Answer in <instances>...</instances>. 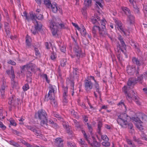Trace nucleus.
<instances>
[{
  "mask_svg": "<svg viewBox=\"0 0 147 147\" xmlns=\"http://www.w3.org/2000/svg\"><path fill=\"white\" fill-rule=\"evenodd\" d=\"M135 69V67H129L127 68V71L129 74L132 75L134 74Z\"/></svg>",
  "mask_w": 147,
  "mask_h": 147,
  "instance_id": "obj_21",
  "label": "nucleus"
},
{
  "mask_svg": "<svg viewBox=\"0 0 147 147\" xmlns=\"http://www.w3.org/2000/svg\"><path fill=\"white\" fill-rule=\"evenodd\" d=\"M135 69L134 73H135L136 76H138L139 74V71H140L139 67L138 66L136 68H135Z\"/></svg>",
  "mask_w": 147,
  "mask_h": 147,
  "instance_id": "obj_48",
  "label": "nucleus"
},
{
  "mask_svg": "<svg viewBox=\"0 0 147 147\" xmlns=\"http://www.w3.org/2000/svg\"><path fill=\"white\" fill-rule=\"evenodd\" d=\"M9 120L11 124L15 126L16 125V123L13 120L12 118L10 119Z\"/></svg>",
  "mask_w": 147,
  "mask_h": 147,
  "instance_id": "obj_51",
  "label": "nucleus"
},
{
  "mask_svg": "<svg viewBox=\"0 0 147 147\" xmlns=\"http://www.w3.org/2000/svg\"><path fill=\"white\" fill-rule=\"evenodd\" d=\"M61 20L59 18L55 19V21L53 20L50 22V27L53 36L56 35L59 27L64 28L65 25L61 23Z\"/></svg>",
  "mask_w": 147,
  "mask_h": 147,
  "instance_id": "obj_1",
  "label": "nucleus"
},
{
  "mask_svg": "<svg viewBox=\"0 0 147 147\" xmlns=\"http://www.w3.org/2000/svg\"><path fill=\"white\" fill-rule=\"evenodd\" d=\"M138 81L140 84H142L143 81V75L141 74L140 76H138L137 80L134 78H130L128 80L127 85L128 86H134L137 83Z\"/></svg>",
  "mask_w": 147,
  "mask_h": 147,
  "instance_id": "obj_5",
  "label": "nucleus"
},
{
  "mask_svg": "<svg viewBox=\"0 0 147 147\" xmlns=\"http://www.w3.org/2000/svg\"><path fill=\"white\" fill-rule=\"evenodd\" d=\"M117 105L118 106L121 105V106H122V105H123L125 108H126V106H125L123 100H121L120 102H119V103H118Z\"/></svg>",
  "mask_w": 147,
  "mask_h": 147,
  "instance_id": "obj_56",
  "label": "nucleus"
},
{
  "mask_svg": "<svg viewBox=\"0 0 147 147\" xmlns=\"http://www.w3.org/2000/svg\"><path fill=\"white\" fill-rule=\"evenodd\" d=\"M117 26L119 27V28L120 30L122 32L125 34H126V33L124 31L121 25V23H117Z\"/></svg>",
  "mask_w": 147,
  "mask_h": 147,
  "instance_id": "obj_42",
  "label": "nucleus"
},
{
  "mask_svg": "<svg viewBox=\"0 0 147 147\" xmlns=\"http://www.w3.org/2000/svg\"><path fill=\"white\" fill-rule=\"evenodd\" d=\"M47 114L45 111L42 109L38 111L35 114V118L41 120L40 124L42 126L46 128L47 127L48 120L47 117Z\"/></svg>",
  "mask_w": 147,
  "mask_h": 147,
  "instance_id": "obj_2",
  "label": "nucleus"
},
{
  "mask_svg": "<svg viewBox=\"0 0 147 147\" xmlns=\"http://www.w3.org/2000/svg\"><path fill=\"white\" fill-rule=\"evenodd\" d=\"M74 51L75 53L76 56L79 59L80 58V55L82 53L81 48L79 47L77 44H76L75 45L74 47Z\"/></svg>",
  "mask_w": 147,
  "mask_h": 147,
  "instance_id": "obj_13",
  "label": "nucleus"
},
{
  "mask_svg": "<svg viewBox=\"0 0 147 147\" xmlns=\"http://www.w3.org/2000/svg\"><path fill=\"white\" fill-rule=\"evenodd\" d=\"M100 16L99 15L95 14L91 18V22L92 24H95V25L98 26L99 24V21H100Z\"/></svg>",
  "mask_w": 147,
  "mask_h": 147,
  "instance_id": "obj_11",
  "label": "nucleus"
},
{
  "mask_svg": "<svg viewBox=\"0 0 147 147\" xmlns=\"http://www.w3.org/2000/svg\"><path fill=\"white\" fill-rule=\"evenodd\" d=\"M4 27L5 30L9 29V23L7 22H5Z\"/></svg>",
  "mask_w": 147,
  "mask_h": 147,
  "instance_id": "obj_55",
  "label": "nucleus"
},
{
  "mask_svg": "<svg viewBox=\"0 0 147 147\" xmlns=\"http://www.w3.org/2000/svg\"><path fill=\"white\" fill-rule=\"evenodd\" d=\"M60 49L61 51L64 53L66 50L65 47L63 45L62 46H60Z\"/></svg>",
  "mask_w": 147,
  "mask_h": 147,
  "instance_id": "obj_61",
  "label": "nucleus"
},
{
  "mask_svg": "<svg viewBox=\"0 0 147 147\" xmlns=\"http://www.w3.org/2000/svg\"><path fill=\"white\" fill-rule=\"evenodd\" d=\"M11 87L13 88H16L18 85V82L16 81L14 71L12 66L11 67Z\"/></svg>",
  "mask_w": 147,
  "mask_h": 147,
  "instance_id": "obj_8",
  "label": "nucleus"
},
{
  "mask_svg": "<svg viewBox=\"0 0 147 147\" xmlns=\"http://www.w3.org/2000/svg\"><path fill=\"white\" fill-rule=\"evenodd\" d=\"M99 26L94 25L92 29V32L94 37L96 38L97 36V30L99 29Z\"/></svg>",
  "mask_w": 147,
  "mask_h": 147,
  "instance_id": "obj_19",
  "label": "nucleus"
},
{
  "mask_svg": "<svg viewBox=\"0 0 147 147\" xmlns=\"http://www.w3.org/2000/svg\"><path fill=\"white\" fill-rule=\"evenodd\" d=\"M28 35L26 36V45L27 46L30 47L31 46V43L30 42V38L28 37Z\"/></svg>",
  "mask_w": 147,
  "mask_h": 147,
  "instance_id": "obj_26",
  "label": "nucleus"
},
{
  "mask_svg": "<svg viewBox=\"0 0 147 147\" xmlns=\"http://www.w3.org/2000/svg\"><path fill=\"white\" fill-rule=\"evenodd\" d=\"M70 112L71 114L74 116L75 117L76 116V113L75 112V111L74 110H71L70 111Z\"/></svg>",
  "mask_w": 147,
  "mask_h": 147,
  "instance_id": "obj_64",
  "label": "nucleus"
},
{
  "mask_svg": "<svg viewBox=\"0 0 147 147\" xmlns=\"http://www.w3.org/2000/svg\"><path fill=\"white\" fill-rule=\"evenodd\" d=\"M55 86L49 84V89H50L48 95H46L45 96L44 100L45 101H47L49 100V97H50L51 99H54V98L55 88Z\"/></svg>",
  "mask_w": 147,
  "mask_h": 147,
  "instance_id": "obj_6",
  "label": "nucleus"
},
{
  "mask_svg": "<svg viewBox=\"0 0 147 147\" xmlns=\"http://www.w3.org/2000/svg\"><path fill=\"white\" fill-rule=\"evenodd\" d=\"M96 2V3L95 4V7L96 8H99V6L101 8L102 7V5L101 4L103 0H94Z\"/></svg>",
  "mask_w": 147,
  "mask_h": 147,
  "instance_id": "obj_22",
  "label": "nucleus"
},
{
  "mask_svg": "<svg viewBox=\"0 0 147 147\" xmlns=\"http://www.w3.org/2000/svg\"><path fill=\"white\" fill-rule=\"evenodd\" d=\"M29 14L31 18V20H32L33 21H36V14H33L32 11L30 12L29 13Z\"/></svg>",
  "mask_w": 147,
  "mask_h": 147,
  "instance_id": "obj_28",
  "label": "nucleus"
},
{
  "mask_svg": "<svg viewBox=\"0 0 147 147\" xmlns=\"http://www.w3.org/2000/svg\"><path fill=\"white\" fill-rule=\"evenodd\" d=\"M98 32L100 36L102 37H105L107 33L106 29L104 26H102V28L99 26Z\"/></svg>",
  "mask_w": 147,
  "mask_h": 147,
  "instance_id": "obj_16",
  "label": "nucleus"
},
{
  "mask_svg": "<svg viewBox=\"0 0 147 147\" xmlns=\"http://www.w3.org/2000/svg\"><path fill=\"white\" fill-rule=\"evenodd\" d=\"M131 119V118L126 113H122L118 116V118L117 119V121L118 123L122 127H127V121Z\"/></svg>",
  "mask_w": 147,
  "mask_h": 147,
  "instance_id": "obj_3",
  "label": "nucleus"
},
{
  "mask_svg": "<svg viewBox=\"0 0 147 147\" xmlns=\"http://www.w3.org/2000/svg\"><path fill=\"white\" fill-rule=\"evenodd\" d=\"M36 24L35 25L34 28L37 31V32L40 31L42 28V25L41 24H38V22L36 21Z\"/></svg>",
  "mask_w": 147,
  "mask_h": 147,
  "instance_id": "obj_20",
  "label": "nucleus"
},
{
  "mask_svg": "<svg viewBox=\"0 0 147 147\" xmlns=\"http://www.w3.org/2000/svg\"><path fill=\"white\" fill-rule=\"evenodd\" d=\"M23 90L25 91L27 90L29 88V86L28 84H26L23 86L22 87Z\"/></svg>",
  "mask_w": 147,
  "mask_h": 147,
  "instance_id": "obj_41",
  "label": "nucleus"
},
{
  "mask_svg": "<svg viewBox=\"0 0 147 147\" xmlns=\"http://www.w3.org/2000/svg\"><path fill=\"white\" fill-rule=\"evenodd\" d=\"M25 65L27 71H33L34 70L35 65L34 63H30L28 64H27Z\"/></svg>",
  "mask_w": 147,
  "mask_h": 147,
  "instance_id": "obj_18",
  "label": "nucleus"
},
{
  "mask_svg": "<svg viewBox=\"0 0 147 147\" xmlns=\"http://www.w3.org/2000/svg\"><path fill=\"white\" fill-rule=\"evenodd\" d=\"M34 47L36 55V56H38L40 54V53L39 52L38 48H37L36 47Z\"/></svg>",
  "mask_w": 147,
  "mask_h": 147,
  "instance_id": "obj_37",
  "label": "nucleus"
},
{
  "mask_svg": "<svg viewBox=\"0 0 147 147\" xmlns=\"http://www.w3.org/2000/svg\"><path fill=\"white\" fill-rule=\"evenodd\" d=\"M11 130L12 131V132L13 134H16L18 136H19L21 134V133L20 132L16 130H14L13 129H11Z\"/></svg>",
  "mask_w": 147,
  "mask_h": 147,
  "instance_id": "obj_49",
  "label": "nucleus"
},
{
  "mask_svg": "<svg viewBox=\"0 0 147 147\" xmlns=\"http://www.w3.org/2000/svg\"><path fill=\"white\" fill-rule=\"evenodd\" d=\"M45 5L48 8H51L52 11L55 13H56L57 12L58 10V6L56 3H53V4L51 3V2L45 1Z\"/></svg>",
  "mask_w": 147,
  "mask_h": 147,
  "instance_id": "obj_9",
  "label": "nucleus"
},
{
  "mask_svg": "<svg viewBox=\"0 0 147 147\" xmlns=\"http://www.w3.org/2000/svg\"><path fill=\"white\" fill-rule=\"evenodd\" d=\"M140 117L142 119V121H141L140 119L138 117H133L132 119L133 120L138 123L140 124L141 123H142L143 122L147 123V116L144 114H142Z\"/></svg>",
  "mask_w": 147,
  "mask_h": 147,
  "instance_id": "obj_10",
  "label": "nucleus"
},
{
  "mask_svg": "<svg viewBox=\"0 0 147 147\" xmlns=\"http://www.w3.org/2000/svg\"><path fill=\"white\" fill-rule=\"evenodd\" d=\"M52 115L53 116L57 117L58 118H59L60 119H61V117L60 116V115L58 114L57 113L55 112H53V113Z\"/></svg>",
  "mask_w": 147,
  "mask_h": 147,
  "instance_id": "obj_46",
  "label": "nucleus"
},
{
  "mask_svg": "<svg viewBox=\"0 0 147 147\" xmlns=\"http://www.w3.org/2000/svg\"><path fill=\"white\" fill-rule=\"evenodd\" d=\"M94 82L95 83V84L94 85V86L95 87V88H96V91L98 92L99 95L100 97V98L101 96V93L99 91V84H98V82L96 80H94Z\"/></svg>",
  "mask_w": 147,
  "mask_h": 147,
  "instance_id": "obj_23",
  "label": "nucleus"
},
{
  "mask_svg": "<svg viewBox=\"0 0 147 147\" xmlns=\"http://www.w3.org/2000/svg\"><path fill=\"white\" fill-rule=\"evenodd\" d=\"M92 83L90 80H85V88L87 92L92 89Z\"/></svg>",
  "mask_w": 147,
  "mask_h": 147,
  "instance_id": "obj_12",
  "label": "nucleus"
},
{
  "mask_svg": "<svg viewBox=\"0 0 147 147\" xmlns=\"http://www.w3.org/2000/svg\"><path fill=\"white\" fill-rule=\"evenodd\" d=\"M0 127L3 130L5 129L6 127L2 123V122L0 121Z\"/></svg>",
  "mask_w": 147,
  "mask_h": 147,
  "instance_id": "obj_63",
  "label": "nucleus"
},
{
  "mask_svg": "<svg viewBox=\"0 0 147 147\" xmlns=\"http://www.w3.org/2000/svg\"><path fill=\"white\" fill-rule=\"evenodd\" d=\"M31 71H27L26 73V76L29 77L32 76V72Z\"/></svg>",
  "mask_w": 147,
  "mask_h": 147,
  "instance_id": "obj_62",
  "label": "nucleus"
},
{
  "mask_svg": "<svg viewBox=\"0 0 147 147\" xmlns=\"http://www.w3.org/2000/svg\"><path fill=\"white\" fill-rule=\"evenodd\" d=\"M67 62L66 59H63L61 61V66L63 67L66 64Z\"/></svg>",
  "mask_w": 147,
  "mask_h": 147,
  "instance_id": "obj_43",
  "label": "nucleus"
},
{
  "mask_svg": "<svg viewBox=\"0 0 147 147\" xmlns=\"http://www.w3.org/2000/svg\"><path fill=\"white\" fill-rule=\"evenodd\" d=\"M14 97V96H13L11 98H9L8 104L10 105L15 106V101L13 99Z\"/></svg>",
  "mask_w": 147,
  "mask_h": 147,
  "instance_id": "obj_24",
  "label": "nucleus"
},
{
  "mask_svg": "<svg viewBox=\"0 0 147 147\" xmlns=\"http://www.w3.org/2000/svg\"><path fill=\"white\" fill-rule=\"evenodd\" d=\"M118 39L120 41L121 44H119L117 47L119 48V49L121 50L126 56H127L126 53V47L123 37L120 35L118 36Z\"/></svg>",
  "mask_w": 147,
  "mask_h": 147,
  "instance_id": "obj_7",
  "label": "nucleus"
},
{
  "mask_svg": "<svg viewBox=\"0 0 147 147\" xmlns=\"http://www.w3.org/2000/svg\"><path fill=\"white\" fill-rule=\"evenodd\" d=\"M127 127H128V128L130 129L131 130H134L132 124L131 123H129L128 121L127 123Z\"/></svg>",
  "mask_w": 147,
  "mask_h": 147,
  "instance_id": "obj_39",
  "label": "nucleus"
},
{
  "mask_svg": "<svg viewBox=\"0 0 147 147\" xmlns=\"http://www.w3.org/2000/svg\"><path fill=\"white\" fill-rule=\"evenodd\" d=\"M43 76L45 79L47 83L48 84L49 83L50 81L48 79L47 75L46 74H44L43 75Z\"/></svg>",
  "mask_w": 147,
  "mask_h": 147,
  "instance_id": "obj_60",
  "label": "nucleus"
},
{
  "mask_svg": "<svg viewBox=\"0 0 147 147\" xmlns=\"http://www.w3.org/2000/svg\"><path fill=\"white\" fill-rule=\"evenodd\" d=\"M128 17L130 24H133L134 22V17L132 15L129 14L128 15Z\"/></svg>",
  "mask_w": 147,
  "mask_h": 147,
  "instance_id": "obj_25",
  "label": "nucleus"
},
{
  "mask_svg": "<svg viewBox=\"0 0 147 147\" xmlns=\"http://www.w3.org/2000/svg\"><path fill=\"white\" fill-rule=\"evenodd\" d=\"M7 63L13 65H16V63L13 61H12L11 60H9L8 61Z\"/></svg>",
  "mask_w": 147,
  "mask_h": 147,
  "instance_id": "obj_59",
  "label": "nucleus"
},
{
  "mask_svg": "<svg viewBox=\"0 0 147 147\" xmlns=\"http://www.w3.org/2000/svg\"><path fill=\"white\" fill-rule=\"evenodd\" d=\"M9 142L10 144L13 145L15 147H19L20 146V145L17 143L11 140Z\"/></svg>",
  "mask_w": 147,
  "mask_h": 147,
  "instance_id": "obj_34",
  "label": "nucleus"
},
{
  "mask_svg": "<svg viewBox=\"0 0 147 147\" xmlns=\"http://www.w3.org/2000/svg\"><path fill=\"white\" fill-rule=\"evenodd\" d=\"M49 100H51V103L54 106H55L57 105V103L55 101V96H54V99H51L50 98V97H49Z\"/></svg>",
  "mask_w": 147,
  "mask_h": 147,
  "instance_id": "obj_35",
  "label": "nucleus"
},
{
  "mask_svg": "<svg viewBox=\"0 0 147 147\" xmlns=\"http://www.w3.org/2000/svg\"><path fill=\"white\" fill-rule=\"evenodd\" d=\"M36 18L39 20H41L43 18V15L40 14H36Z\"/></svg>",
  "mask_w": 147,
  "mask_h": 147,
  "instance_id": "obj_40",
  "label": "nucleus"
},
{
  "mask_svg": "<svg viewBox=\"0 0 147 147\" xmlns=\"http://www.w3.org/2000/svg\"><path fill=\"white\" fill-rule=\"evenodd\" d=\"M92 0H85L84 1V4L85 6L88 7L91 5Z\"/></svg>",
  "mask_w": 147,
  "mask_h": 147,
  "instance_id": "obj_32",
  "label": "nucleus"
},
{
  "mask_svg": "<svg viewBox=\"0 0 147 147\" xmlns=\"http://www.w3.org/2000/svg\"><path fill=\"white\" fill-rule=\"evenodd\" d=\"M87 7H86V6L83 7L82 8V10H81V11L82 12V14L84 15H85L86 14V9L87 8Z\"/></svg>",
  "mask_w": 147,
  "mask_h": 147,
  "instance_id": "obj_50",
  "label": "nucleus"
},
{
  "mask_svg": "<svg viewBox=\"0 0 147 147\" xmlns=\"http://www.w3.org/2000/svg\"><path fill=\"white\" fill-rule=\"evenodd\" d=\"M127 141L128 144L131 145V147H136V146L134 143L132 142V141L131 140L129 139H127Z\"/></svg>",
  "mask_w": 147,
  "mask_h": 147,
  "instance_id": "obj_36",
  "label": "nucleus"
},
{
  "mask_svg": "<svg viewBox=\"0 0 147 147\" xmlns=\"http://www.w3.org/2000/svg\"><path fill=\"white\" fill-rule=\"evenodd\" d=\"M67 132L69 135H70V137H72V132L70 130L69 128H67Z\"/></svg>",
  "mask_w": 147,
  "mask_h": 147,
  "instance_id": "obj_57",
  "label": "nucleus"
},
{
  "mask_svg": "<svg viewBox=\"0 0 147 147\" xmlns=\"http://www.w3.org/2000/svg\"><path fill=\"white\" fill-rule=\"evenodd\" d=\"M91 145L93 147H100V144L96 140L93 142V143H91Z\"/></svg>",
  "mask_w": 147,
  "mask_h": 147,
  "instance_id": "obj_30",
  "label": "nucleus"
},
{
  "mask_svg": "<svg viewBox=\"0 0 147 147\" xmlns=\"http://www.w3.org/2000/svg\"><path fill=\"white\" fill-rule=\"evenodd\" d=\"M63 140L61 138H57L55 139V144L58 147H63Z\"/></svg>",
  "mask_w": 147,
  "mask_h": 147,
  "instance_id": "obj_17",
  "label": "nucleus"
},
{
  "mask_svg": "<svg viewBox=\"0 0 147 147\" xmlns=\"http://www.w3.org/2000/svg\"><path fill=\"white\" fill-rule=\"evenodd\" d=\"M56 57V53L55 52H54V51H53L51 55V59H52L53 60L55 59Z\"/></svg>",
  "mask_w": 147,
  "mask_h": 147,
  "instance_id": "obj_44",
  "label": "nucleus"
},
{
  "mask_svg": "<svg viewBox=\"0 0 147 147\" xmlns=\"http://www.w3.org/2000/svg\"><path fill=\"white\" fill-rule=\"evenodd\" d=\"M63 102H64L67 103V90L68 87L66 86V87L64 88L63 87Z\"/></svg>",
  "mask_w": 147,
  "mask_h": 147,
  "instance_id": "obj_14",
  "label": "nucleus"
},
{
  "mask_svg": "<svg viewBox=\"0 0 147 147\" xmlns=\"http://www.w3.org/2000/svg\"><path fill=\"white\" fill-rule=\"evenodd\" d=\"M141 136L142 138V139H144L145 140L147 141V138L146 137V136L143 131L142 132V133L141 134Z\"/></svg>",
  "mask_w": 147,
  "mask_h": 147,
  "instance_id": "obj_52",
  "label": "nucleus"
},
{
  "mask_svg": "<svg viewBox=\"0 0 147 147\" xmlns=\"http://www.w3.org/2000/svg\"><path fill=\"white\" fill-rule=\"evenodd\" d=\"M132 61L134 63L136 64L137 65H140L141 64L140 61L136 57L133 58Z\"/></svg>",
  "mask_w": 147,
  "mask_h": 147,
  "instance_id": "obj_33",
  "label": "nucleus"
},
{
  "mask_svg": "<svg viewBox=\"0 0 147 147\" xmlns=\"http://www.w3.org/2000/svg\"><path fill=\"white\" fill-rule=\"evenodd\" d=\"M122 10L125 13L127 16L130 14V11L128 8L126 7H124L123 8Z\"/></svg>",
  "mask_w": 147,
  "mask_h": 147,
  "instance_id": "obj_31",
  "label": "nucleus"
},
{
  "mask_svg": "<svg viewBox=\"0 0 147 147\" xmlns=\"http://www.w3.org/2000/svg\"><path fill=\"white\" fill-rule=\"evenodd\" d=\"M5 31L6 32L7 34L6 37H9L10 36V31H9V29L5 30Z\"/></svg>",
  "mask_w": 147,
  "mask_h": 147,
  "instance_id": "obj_54",
  "label": "nucleus"
},
{
  "mask_svg": "<svg viewBox=\"0 0 147 147\" xmlns=\"http://www.w3.org/2000/svg\"><path fill=\"white\" fill-rule=\"evenodd\" d=\"M82 35L83 36H85L86 34V30L84 26H83V28L79 30Z\"/></svg>",
  "mask_w": 147,
  "mask_h": 147,
  "instance_id": "obj_29",
  "label": "nucleus"
},
{
  "mask_svg": "<svg viewBox=\"0 0 147 147\" xmlns=\"http://www.w3.org/2000/svg\"><path fill=\"white\" fill-rule=\"evenodd\" d=\"M133 7L134 8V11L135 13H139V8L136 5H133Z\"/></svg>",
  "mask_w": 147,
  "mask_h": 147,
  "instance_id": "obj_38",
  "label": "nucleus"
},
{
  "mask_svg": "<svg viewBox=\"0 0 147 147\" xmlns=\"http://www.w3.org/2000/svg\"><path fill=\"white\" fill-rule=\"evenodd\" d=\"M102 145L105 147H108L110 145V143L108 142H103L102 143Z\"/></svg>",
  "mask_w": 147,
  "mask_h": 147,
  "instance_id": "obj_47",
  "label": "nucleus"
},
{
  "mask_svg": "<svg viewBox=\"0 0 147 147\" xmlns=\"http://www.w3.org/2000/svg\"><path fill=\"white\" fill-rule=\"evenodd\" d=\"M106 21L105 19L102 20L100 22L102 26H104L105 28V25L106 24Z\"/></svg>",
  "mask_w": 147,
  "mask_h": 147,
  "instance_id": "obj_58",
  "label": "nucleus"
},
{
  "mask_svg": "<svg viewBox=\"0 0 147 147\" xmlns=\"http://www.w3.org/2000/svg\"><path fill=\"white\" fill-rule=\"evenodd\" d=\"M124 86L123 88V90L125 93L126 97L127 99H133L135 100L136 103L138 105H140V102L138 100V98L136 96L133 95L132 97L131 96V94L130 93L128 92V91H129V89L130 88V86Z\"/></svg>",
  "mask_w": 147,
  "mask_h": 147,
  "instance_id": "obj_4",
  "label": "nucleus"
},
{
  "mask_svg": "<svg viewBox=\"0 0 147 147\" xmlns=\"http://www.w3.org/2000/svg\"><path fill=\"white\" fill-rule=\"evenodd\" d=\"M20 67L21 68L20 74H24L25 71V68H26V65H23L22 67Z\"/></svg>",
  "mask_w": 147,
  "mask_h": 147,
  "instance_id": "obj_45",
  "label": "nucleus"
},
{
  "mask_svg": "<svg viewBox=\"0 0 147 147\" xmlns=\"http://www.w3.org/2000/svg\"><path fill=\"white\" fill-rule=\"evenodd\" d=\"M26 127L28 129H29L34 132V134L36 135V136L38 134H40V133L41 132V131L38 129L34 127L27 125L26 126Z\"/></svg>",
  "mask_w": 147,
  "mask_h": 147,
  "instance_id": "obj_15",
  "label": "nucleus"
},
{
  "mask_svg": "<svg viewBox=\"0 0 147 147\" xmlns=\"http://www.w3.org/2000/svg\"><path fill=\"white\" fill-rule=\"evenodd\" d=\"M101 138L103 140L107 141L109 139L108 137L106 135H101Z\"/></svg>",
  "mask_w": 147,
  "mask_h": 147,
  "instance_id": "obj_53",
  "label": "nucleus"
},
{
  "mask_svg": "<svg viewBox=\"0 0 147 147\" xmlns=\"http://www.w3.org/2000/svg\"><path fill=\"white\" fill-rule=\"evenodd\" d=\"M133 140L135 142H136L138 144H142L143 143L142 141L140 140L139 138L137 139L136 136H134L133 137Z\"/></svg>",
  "mask_w": 147,
  "mask_h": 147,
  "instance_id": "obj_27",
  "label": "nucleus"
}]
</instances>
